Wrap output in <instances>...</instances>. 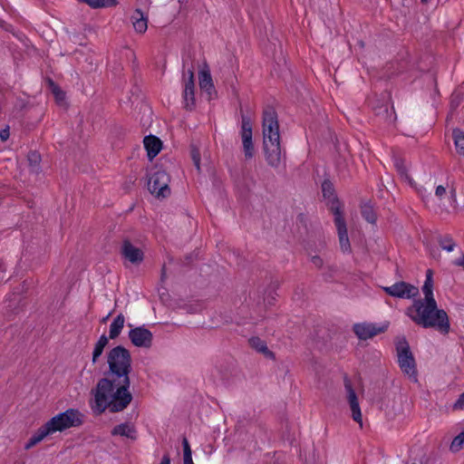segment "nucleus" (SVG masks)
Returning a JSON list of instances; mask_svg holds the SVG:
<instances>
[{"label": "nucleus", "mask_w": 464, "mask_h": 464, "mask_svg": "<svg viewBox=\"0 0 464 464\" xmlns=\"http://www.w3.org/2000/svg\"><path fill=\"white\" fill-rule=\"evenodd\" d=\"M433 272L426 271V279L422 286L424 299L414 300L413 304L408 308L407 314L411 319L424 328H434L441 334H448L450 324L447 313L439 309L433 296Z\"/></svg>", "instance_id": "nucleus-1"}, {"label": "nucleus", "mask_w": 464, "mask_h": 464, "mask_svg": "<svg viewBox=\"0 0 464 464\" xmlns=\"http://www.w3.org/2000/svg\"><path fill=\"white\" fill-rule=\"evenodd\" d=\"M130 385V379H101L96 389L92 391L94 403L92 410L94 414L100 415L107 409L111 412H120L126 409L132 400V395L129 392Z\"/></svg>", "instance_id": "nucleus-2"}, {"label": "nucleus", "mask_w": 464, "mask_h": 464, "mask_svg": "<svg viewBox=\"0 0 464 464\" xmlns=\"http://www.w3.org/2000/svg\"><path fill=\"white\" fill-rule=\"evenodd\" d=\"M263 148L267 164L278 168L282 160L277 113L268 107L263 112Z\"/></svg>", "instance_id": "nucleus-3"}, {"label": "nucleus", "mask_w": 464, "mask_h": 464, "mask_svg": "<svg viewBox=\"0 0 464 464\" xmlns=\"http://www.w3.org/2000/svg\"><path fill=\"white\" fill-rule=\"evenodd\" d=\"M83 415L76 409H68L53 416L46 423L41 426L25 444L28 450L42 441L46 436L56 431H63L72 427H79L82 424Z\"/></svg>", "instance_id": "nucleus-4"}, {"label": "nucleus", "mask_w": 464, "mask_h": 464, "mask_svg": "<svg viewBox=\"0 0 464 464\" xmlns=\"http://www.w3.org/2000/svg\"><path fill=\"white\" fill-rule=\"evenodd\" d=\"M110 372L116 380L130 379L131 372V355L129 350L121 345L112 348L107 356Z\"/></svg>", "instance_id": "nucleus-5"}, {"label": "nucleus", "mask_w": 464, "mask_h": 464, "mask_svg": "<svg viewBox=\"0 0 464 464\" xmlns=\"http://www.w3.org/2000/svg\"><path fill=\"white\" fill-rule=\"evenodd\" d=\"M396 351L398 356V363L401 372L414 382L417 379V367L414 356L411 351L410 345L403 336L396 343Z\"/></svg>", "instance_id": "nucleus-6"}, {"label": "nucleus", "mask_w": 464, "mask_h": 464, "mask_svg": "<svg viewBox=\"0 0 464 464\" xmlns=\"http://www.w3.org/2000/svg\"><path fill=\"white\" fill-rule=\"evenodd\" d=\"M169 181L170 177L164 169H156L149 178L148 189L156 198H165L170 195Z\"/></svg>", "instance_id": "nucleus-7"}, {"label": "nucleus", "mask_w": 464, "mask_h": 464, "mask_svg": "<svg viewBox=\"0 0 464 464\" xmlns=\"http://www.w3.org/2000/svg\"><path fill=\"white\" fill-rule=\"evenodd\" d=\"M332 212L334 216V224L338 232L341 250L343 253H350L351 245L347 234L346 223L342 214L341 204L336 199L333 201Z\"/></svg>", "instance_id": "nucleus-8"}, {"label": "nucleus", "mask_w": 464, "mask_h": 464, "mask_svg": "<svg viewBox=\"0 0 464 464\" xmlns=\"http://www.w3.org/2000/svg\"><path fill=\"white\" fill-rule=\"evenodd\" d=\"M240 136L243 143L245 158L250 160L255 155V147L252 140L253 130L251 119L241 111V130Z\"/></svg>", "instance_id": "nucleus-9"}, {"label": "nucleus", "mask_w": 464, "mask_h": 464, "mask_svg": "<svg viewBox=\"0 0 464 464\" xmlns=\"http://www.w3.org/2000/svg\"><path fill=\"white\" fill-rule=\"evenodd\" d=\"M184 108L187 111H192L195 108V82L194 66L188 68L184 72V90H183Z\"/></svg>", "instance_id": "nucleus-10"}, {"label": "nucleus", "mask_w": 464, "mask_h": 464, "mask_svg": "<svg viewBox=\"0 0 464 464\" xmlns=\"http://www.w3.org/2000/svg\"><path fill=\"white\" fill-rule=\"evenodd\" d=\"M382 289L387 295L402 299H410L419 294L418 287L404 281L396 282L392 285L385 286Z\"/></svg>", "instance_id": "nucleus-11"}, {"label": "nucleus", "mask_w": 464, "mask_h": 464, "mask_svg": "<svg viewBox=\"0 0 464 464\" xmlns=\"http://www.w3.org/2000/svg\"><path fill=\"white\" fill-rule=\"evenodd\" d=\"M388 328V323L383 325H377L372 323H361L353 325V332L360 340H367L384 333Z\"/></svg>", "instance_id": "nucleus-12"}, {"label": "nucleus", "mask_w": 464, "mask_h": 464, "mask_svg": "<svg viewBox=\"0 0 464 464\" xmlns=\"http://www.w3.org/2000/svg\"><path fill=\"white\" fill-rule=\"evenodd\" d=\"M344 388L346 390L347 400L352 411V418L354 421L360 424V427H362V418L358 398L354 389L353 388L351 381L347 376L344 377Z\"/></svg>", "instance_id": "nucleus-13"}, {"label": "nucleus", "mask_w": 464, "mask_h": 464, "mask_svg": "<svg viewBox=\"0 0 464 464\" xmlns=\"http://www.w3.org/2000/svg\"><path fill=\"white\" fill-rule=\"evenodd\" d=\"M129 338L137 347L150 348L152 345V333L144 326H139L129 332Z\"/></svg>", "instance_id": "nucleus-14"}, {"label": "nucleus", "mask_w": 464, "mask_h": 464, "mask_svg": "<svg viewBox=\"0 0 464 464\" xmlns=\"http://www.w3.org/2000/svg\"><path fill=\"white\" fill-rule=\"evenodd\" d=\"M121 254L123 258H125L133 265H139L144 259L143 251L140 248L133 246L132 243L128 238L122 241Z\"/></svg>", "instance_id": "nucleus-15"}, {"label": "nucleus", "mask_w": 464, "mask_h": 464, "mask_svg": "<svg viewBox=\"0 0 464 464\" xmlns=\"http://www.w3.org/2000/svg\"><path fill=\"white\" fill-rule=\"evenodd\" d=\"M248 344L252 349L263 354L266 358L272 360L276 358L275 353L268 349L266 341L262 340L260 337L252 336L248 339Z\"/></svg>", "instance_id": "nucleus-16"}, {"label": "nucleus", "mask_w": 464, "mask_h": 464, "mask_svg": "<svg viewBox=\"0 0 464 464\" xmlns=\"http://www.w3.org/2000/svg\"><path fill=\"white\" fill-rule=\"evenodd\" d=\"M111 433L112 436L126 437L132 440H137V430H136L135 427L129 422L121 423V424L115 426L111 430Z\"/></svg>", "instance_id": "nucleus-17"}, {"label": "nucleus", "mask_w": 464, "mask_h": 464, "mask_svg": "<svg viewBox=\"0 0 464 464\" xmlns=\"http://www.w3.org/2000/svg\"><path fill=\"white\" fill-rule=\"evenodd\" d=\"M143 143L147 150L148 157L150 160L160 153L162 147L161 140L154 135L146 136L144 138Z\"/></svg>", "instance_id": "nucleus-18"}, {"label": "nucleus", "mask_w": 464, "mask_h": 464, "mask_svg": "<svg viewBox=\"0 0 464 464\" xmlns=\"http://www.w3.org/2000/svg\"><path fill=\"white\" fill-rule=\"evenodd\" d=\"M199 86L201 90L206 91L209 95H211V91H214V84L208 68L199 72Z\"/></svg>", "instance_id": "nucleus-19"}, {"label": "nucleus", "mask_w": 464, "mask_h": 464, "mask_svg": "<svg viewBox=\"0 0 464 464\" xmlns=\"http://www.w3.org/2000/svg\"><path fill=\"white\" fill-rule=\"evenodd\" d=\"M124 323H125L124 315L122 314H118L110 325V332H109L108 338L112 339V340L117 338L121 334V333L124 327Z\"/></svg>", "instance_id": "nucleus-20"}, {"label": "nucleus", "mask_w": 464, "mask_h": 464, "mask_svg": "<svg viewBox=\"0 0 464 464\" xmlns=\"http://www.w3.org/2000/svg\"><path fill=\"white\" fill-rule=\"evenodd\" d=\"M374 111L375 115L385 122L392 123L396 120V114L393 108L392 107V111H390L387 104L376 107Z\"/></svg>", "instance_id": "nucleus-21"}, {"label": "nucleus", "mask_w": 464, "mask_h": 464, "mask_svg": "<svg viewBox=\"0 0 464 464\" xmlns=\"http://www.w3.org/2000/svg\"><path fill=\"white\" fill-rule=\"evenodd\" d=\"M132 18L134 19L133 27L135 31L140 34L145 33L148 28V21L147 18L144 17L143 13L140 9H137Z\"/></svg>", "instance_id": "nucleus-22"}, {"label": "nucleus", "mask_w": 464, "mask_h": 464, "mask_svg": "<svg viewBox=\"0 0 464 464\" xmlns=\"http://www.w3.org/2000/svg\"><path fill=\"white\" fill-rule=\"evenodd\" d=\"M322 192L324 198H328L330 200L331 205L333 204V201L336 199L338 202V198L334 195V184L329 180L325 179L322 183ZM332 209V206L330 207Z\"/></svg>", "instance_id": "nucleus-23"}, {"label": "nucleus", "mask_w": 464, "mask_h": 464, "mask_svg": "<svg viewBox=\"0 0 464 464\" xmlns=\"http://www.w3.org/2000/svg\"><path fill=\"white\" fill-rule=\"evenodd\" d=\"M109 343V338L105 335V334H102L98 342L95 343L94 345V349H93V352H92V362L95 363L99 357L102 355V352H103V349L104 347L108 344Z\"/></svg>", "instance_id": "nucleus-24"}, {"label": "nucleus", "mask_w": 464, "mask_h": 464, "mask_svg": "<svg viewBox=\"0 0 464 464\" xmlns=\"http://www.w3.org/2000/svg\"><path fill=\"white\" fill-rule=\"evenodd\" d=\"M361 214L362 218L371 224H375L377 215L372 205L366 203L361 207Z\"/></svg>", "instance_id": "nucleus-25"}, {"label": "nucleus", "mask_w": 464, "mask_h": 464, "mask_svg": "<svg viewBox=\"0 0 464 464\" xmlns=\"http://www.w3.org/2000/svg\"><path fill=\"white\" fill-rule=\"evenodd\" d=\"M452 135L457 152L464 156V132L459 129H455L453 130Z\"/></svg>", "instance_id": "nucleus-26"}, {"label": "nucleus", "mask_w": 464, "mask_h": 464, "mask_svg": "<svg viewBox=\"0 0 464 464\" xmlns=\"http://www.w3.org/2000/svg\"><path fill=\"white\" fill-rule=\"evenodd\" d=\"M87 4L92 8L110 7L117 4V0H78Z\"/></svg>", "instance_id": "nucleus-27"}, {"label": "nucleus", "mask_w": 464, "mask_h": 464, "mask_svg": "<svg viewBox=\"0 0 464 464\" xmlns=\"http://www.w3.org/2000/svg\"><path fill=\"white\" fill-rule=\"evenodd\" d=\"M438 243L442 249L448 252L453 251L454 247L456 246L455 241L450 235L440 236L438 237Z\"/></svg>", "instance_id": "nucleus-28"}, {"label": "nucleus", "mask_w": 464, "mask_h": 464, "mask_svg": "<svg viewBox=\"0 0 464 464\" xmlns=\"http://www.w3.org/2000/svg\"><path fill=\"white\" fill-rule=\"evenodd\" d=\"M183 462L184 464H194L189 442L186 437L182 439Z\"/></svg>", "instance_id": "nucleus-29"}, {"label": "nucleus", "mask_w": 464, "mask_h": 464, "mask_svg": "<svg viewBox=\"0 0 464 464\" xmlns=\"http://www.w3.org/2000/svg\"><path fill=\"white\" fill-rule=\"evenodd\" d=\"M27 160H28L30 167L32 168V170L34 172H37L38 169H39V164L41 162L40 154L35 150L30 151L28 153Z\"/></svg>", "instance_id": "nucleus-30"}, {"label": "nucleus", "mask_w": 464, "mask_h": 464, "mask_svg": "<svg viewBox=\"0 0 464 464\" xmlns=\"http://www.w3.org/2000/svg\"><path fill=\"white\" fill-rule=\"evenodd\" d=\"M464 447V430L458 434L453 440L451 441V444L450 446V450L452 452H458Z\"/></svg>", "instance_id": "nucleus-31"}, {"label": "nucleus", "mask_w": 464, "mask_h": 464, "mask_svg": "<svg viewBox=\"0 0 464 464\" xmlns=\"http://www.w3.org/2000/svg\"><path fill=\"white\" fill-rule=\"evenodd\" d=\"M49 83L52 89V92L53 93L57 102H63L65 98V93L63 92L60 87L54 83L53 81L49 80Z\"/></svg>", "instance_id": "nucleus-32"}, {"label": "nucleus", "mask_w": 464, "mask_h": 464, "mask_svg": "<svg viewBox=\"0 0 464 464\" xmlns=\"http://www.w3.org/2000/svg\"><path fill=\"white\" fill-rule=\"evenodd\" d=\"M191 159L198 170H200V153L197 147L191 146L190 149Z\"/></svg>", "instance_id": "nucleus-33"}, {"label": "nucleus", "mask_w": 464, "mask_h": 464, "mask_svg": "<svg viewBox=\"0 0 464 464\" xmlns=\"http://www.w3.org/2000/svg\"><path fill=\"white\" fill-rule=\"evenodd\" d=\"M395 167L398 171V173L401 175V178H405L406 179H409V176L407 173V169L404 166V163L401 160H396L395 161Z\"/></svg>", "instance_id": "nucleus-34"}, {"label": "nucleus", "mask_w": 464, "mask_h": 464, "mask_svg": "<svg viewBox=\"0 0 464 464\" xmlns=\"http://www.w3.org/2000/svg\"><path fill=\"white\" fill-rule=\"evenodd\" d=\"M435 195L439 199H441L446 195V188L440 185L436 188Z\"/></svg>", "instance_id": "nucleus-35"}, {"label": "nucleus", "mask_w": 464, "mask_h": 464, "mask_svg": "<svg viewBox=\"0 0 464 464\" xmlns=\"http://www.w3.org/2000/svg\"><path fill=\"white\" fill-rule=\"evenodd\" d=\"M311 261L318 268H321L324 265V261L319 256H312Z\"/></svg>", "instance_id": "nucleus-36"}, {"label": "nucleus", "mask_w": 464, "mask_h": 464, "mask_svg": "<svg viewBox=\"0 0 464 464\" xmlns=\"http://www.w3.org/2000/svg\"><path fill=\"white\" fill-rule=\"evenodd\" d=\"M464 408V392L461 393L454 403V409H463Z\"/></svg>", "instance_id": "nucleus-37"}, {"label": "nucleus", "mask_w": 464, "mask_h": 464, "mask_svg": "<svg viewBox=\"0 0 464 464\" xmlns=\"http://www.w3.org/2000/svg\"><path fill=\"white\" fill-rule=\"evenodd\" d=\"M459 104V99L458 95L452 94L450 105L452 109H456Z\"/></svg>", "instance_id": "nucleus-38"}, {"label": "nucleus", "mask_w": 464, "mask_h": 464, "mask_svg": "<svg viewBox=\"0 0 464 464\" xmlns=\"http://www.w3.org/2000/svg\"><path fill=\"white\" fill-rule=\"evenodd\" d=\"M9 128H5V129H3L1 131H0V139L5 141L8 138H9Z\"/></svg>", "instance_id": "nucleus-39"}, {"label": "nucleus", "mask_w": 464, "mask_h": 464, "mask_svg": "<svg viewBox=\"0 0 464 464\" xmlns=\"http://www.w3.org/2000/svg\"><path fill=\"white\" fill-rule=\"evenodd\" d=\"M453 264L457 266H461L464 269V255H462V256H460L459 258L454 260Z\"/></svg>", "instance_id": "nucleus-40"}, {"label": "nucleus", "mask_w": 464, "mask_h": 464, "mask_svg": "<svg viewBox=\"0 0 464 464\" xmlns=\"http://www.w3.org/2000/svg\"><path fill=\"white\" fill-rule=\"evenodd\" d=\"M166 278H167L166 266L163 265L161 267V273H160V282L161 283L165 282Z\"/></svg>", "instance_id": "nucleus-41"}, {"label": "nucleus", "mask_w": 464, "mask_h": 464, "mask_svg": "<svg viewBox=\"0 0 464 464\" xmlns=\"http://www.w3.org/2000/svg\"><path fill=\"white\" fill-rule=\"evenodd\" d=\"M5 271V265L4 263L0 260V283L3 281L4 279V273Z\"/></svg>", "instance_id": "nucleus-42"}, {"label": "nucleus", "mask_w": 464, "mask_h": 464, "mask_svg": "<svg viewBox=\"0 0 464 464\" xmlns=\"http://www.w3.org/2000/svg\"><path fill=\"white\" fill-rule=\"evenodd\" d=\"M160 464H170V457L169 454H165L162 457Z\"/></svg>", "instance_id": "nucleus-43"}, {"label": "nucleus", "mask_w": 464, "mask_h": 464, "mask_svg": "<svg viewBox=\"0 0 464 464\" xmlns=\"http://www.w3.org/2000/svg\"><path fill=\"white\" fill-rule=\"evenodd\" d=\"M450 197L453 198L454 201H456V190H455V188H451V190H450Z\"/></svg>", "instance_id": "nucleus-44"}, {"label": "nucleus", "mask_w": 464, "mask_h": 464, "mask_svg": "<svg viewBox=\"0 0 464 464\" xmlns=\"http://www.w3.org/2000/svg\"><path fill=\"white\" fill-rule=\"evenodd\" d=\"M5 29L6 31H10V32H12V30H11V29H12V25L8 24V25H6V26L5 27Z\"/></svg>", "instance_id": "nucleus-45"}, {"label": "nucleus", "mask_w": 464, "mask_h": 464, "mask_svg": "<svg viewBox=\"0 0 464 464\" xmlns=\"http://www.w3.org/2000/svg\"><path fill=\"white\" fill-rule=\"evenodd\" d=\"M111 313H110L106 317H104L102 319V322H105L110 316H111Z\"/></svg>", "instance_id": "nucleus-46"}, {"label": "nucleus", "mask_w": 464, "mask_h": 464, "mask_svg": "<svg viewBox=\"0 0 464 464\" xmlns=\"http://www.w3.org/2000/svg\"><path fill=\"white\" fill-rule=\"evenodd\" d=\"M422 4L428 3L429 0H420Z\"/></svg>", "instance_id": "nucleus-47"}, {"label": "nucleus", "mask_w": 464, "mask_h": 464, "mask_svg": "<svg viewBox=\"0 0 464 464\" xmlns=\"http://www.w3.org/2000/svg\"><path fill=\"white\" fill-rule=\"evenodd\" d=\"M411 464H417V463L414 462V463H411Z\"/></svg>", "instance_id": "nucleus-48"}]
</instances>
